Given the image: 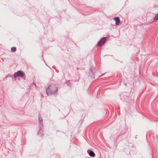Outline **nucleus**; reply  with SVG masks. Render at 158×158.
Listing matches in <instances>:
<instances>
[{"instance_id": "obj_1", "label": "nucleus", "mask_w": 158, "mask_h": 158, "mask_svg": "<svg viewBox=\"0 0 158 158\" xmlns=\"http://www.w3.org/2000/svg\"><path fill=\"white\" fill-rule=\"evenodd\" d=\"M57 90V87L54 85H49L46 90V93L47 95L54 94Z\"/></svg>"}, {"instance_id": "obj_2", "label": "nucleus", "mask_w": 158, "mask_h": 158, "mask_svg": "<svg viewBox=\"0 0 158 158\" xmlns=\"http://www.w3.org/2000/svg\"><path fill=\"white\" fill-rule=\"evenodd\" d=\"M39 127H40L39 130L38 131L39 134H40V133L41 134L43 131V120L42 117L41 116L40 114H39Z\"/></svg>"}, {"instance_id": "obj_3", "label": "nucleus", "mask_w": 158, "mask_h": 158, "mask_svg": "<svg viewBox=\"0 0 158 158\" xmlns=\"http://www.w3.org/2000/svg\"><path fill=\"white\" fill-rule=\"evenodd\" d=\"M18 76L22 77L24 80L26 79L24 73L21 71H18L14 73V77L15 78H16Z\"/></svg>"}, {"instance_id": "obj_4", "label": "nucleus", "mask_w": 158, "mask_h": 158, "mask_svg": "<svg viewBox=\"0 0 158 158\" xmlns=\"http://www.w3.org/2000/svg\"><path fill=\"white\" fill-rule=\"evenodd\" d=\"M106 37H104L102 38L99 42L98 43V45L99 46L103 45L106 42Z\"/></svg>"}, {"instance_id": "obj_5", "label": "nucleus", "mask_w": 158, "mask_h": 158, "mask_svg": "<svg viewBox=\"0 0 158 158\" xmlns=\"http://www.w3.org/2000/svg\"><path fill=\"white\" fill-rule=\"evenodd\" d=\"M95 69L94 67H92L90 69V71L89 73L90 76L92 77H93L94 76V72L95 71Z\"/></svg>"}, {"instance_id": "obj_6", "label": "nucleus", "mask_w": 158, "mask_h": 158, "mask_svg": "<svg viewBox=\"0 0 158 158\" xmlns=\"http://www.w3.org/2000/svg\"><path fill=\"white\" fill-rule=\"evenodd\" d=\"M114 20L115 21V25H118L120 22V19L119 17H116L114 18Z\"/></svg>"}, {"instance_id": "obj_7", "label": "nucleus", "mask_w": 158, "mask_h": 158, "mask_svg": "<svg viewBox=\"0 0 158 158\" xmlns=\"http://www.w3.org/2000/svg\"><path fill=\"white\" fill-rule=\"evenodd\" d=\"M87 152L89 154V155L91 157H94L95 156V154L92 151L88 150L87 151Z\"/></svg>"}, {"instance_id": "obj_8", "label": "nucleus", "mask_w": 158, "mask_h": 158, "mask_svg": "<svg viewBox=\"0 0 158 158\" xmlns=\"http://www.w3.org/2000/svg\"><path fill=\"white\" fill-rule=\"evenodd\" d=\"M12 75L10 74H8L3 79V80H5L7 79V77H12Z\"/></svg>"}, {"instance_id": "obj_9", "label": "nucleus", "mask_w": 158, "mask_h": 158, "mask_svg": "<svg viewBox=\"0 0 158 158\" xmlns=\"http://www.w3.org/2000/svg\"><path fill=\"white\" fill-rule=\"evenodd\" d=\"M11 51L12 52H15L16 50V48L15 47H12L11 48Z\"/></svg>"}, {"instance_id": "obj_10", "label": "nucleus", "mask_w": 158, "mask_h": 158, "mask_svg": "<svg viewBox=\"0 0 158 158\" xmlns=\"http://www.w3.org/2000/svg\"><path fill=\"white\" fill-rule=\"evenodd\" d=\"M154 20H157L158 19V14H157L154 17Z\"/></svg>"}, {"instance_id": "obj_11", "label": "nucleus", "mask_w": 158, "mask_h": 158, "mask_svg": "<svg viewBox=\"0 0 158 158\" xmlns=\"http://www.w3.org/2000/svg\"><path fill=\"white\" fill-rule=\"evenodd\" d=\"M41 96L42 97H43V94H41Z\"/></svg>"}]
</instances>
